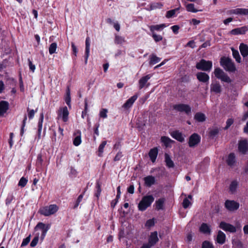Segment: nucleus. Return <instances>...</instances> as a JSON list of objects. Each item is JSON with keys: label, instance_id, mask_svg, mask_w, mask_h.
Segmentation results:
<instances>
[{"label": "nucleus", "instance_id": "f704fd0d", "mask_svg": "<svg viewBox=\"0 0 248 248\" xmlns=\"http://www.w3.org/2000/svg\"><path fill=\"white\" fill-rule=\"evenodd\" d=\"M107 144L106 141H103L99 145L98 150V155L100 157L102 156L104 152V149Z\"/></svg>", "mask_w": 248, "mask_h": 248}, {"label": "nucleus", "instance_id": "412c9836", "mask_svg": "<svg viewBox=\"0 0 248 248\" xmlns=\"http://www.w3.org/2000/svg\"><path fill=\"white\" fill-rule=\"evenodd\" d=\"M197 78L198 79L202 82H208L209 79V76L203 72H199L197 74Z\"/></svg>", "mask_w": 248, "mask_h": 248}, {"label": "nucleus", "instance_id": "5701e85b", "mask_svg": "<svg viewBox=\"0 0 248 248\" xmlns=\"http://www.w3.org/2000/svg\"><path fill=\"white\" fill-rule=\"evenodd\" d=\"M225 240L226 235L225 233L221 231H218L216 239L217 243L223 244L225 243Z\"/></svg>", "mask_w": 248, "mask_h": 248}, {"label": "nucleus", "instance_id": "09e8293b", "mask_svg": "<svg viewBox=\"0 0 248 248\" xmlns=\"http://www.w3.org/2000/svg\"><path fill=\"white\" fill-rule=\"evenodd\" d=\"M238 184L236 181H232L230 186V190L232 192H233L236 189Z\"/></svg>", "mask_w": 248, "mask_h": 248}, {"label": "nucleus", "instance_id": "0e129e2a", "mask_svg": "<svg viewBox=\"0 0 248 248\" xmlns=\"http://www.w3.org/2000/svg\"><path fill=\"white\" fill-rule=\"evenodd\" d=\"M233 123V120L232 118L228 119L226 122L225 129H228Z\"/></svg>", "mask_w": 248, "mask_h": 248}, {"label": "nucleus", "instance_id": "a19ab883", "mask_svg": "<svg viewBox=\"0 0 248 248\" xmlns=\"http://www.w3.org/2000/svg\"><path fill=\"white\" fill-rule=\"evenodd\" d=\"M65 101L66 104L68 106L69 108H71V97H70V92L68 89L66 92V96L65 98Z\"/></svg>", "mask_w": 248, "mask_h": 248}, {"label": "nucleus", "instance_id": "49530a36", "mask_svg": "<svg viewBox=\"0 0 248 248\" xmlns=\"http://www.w3.org/2000/svg\"><path fill=\"white\" fill-rule=\"evenodd\" d=\"M124 38L119 35H116L115 43L117 44H122L124 42Z\"/></svg>", "mask_w": 248, "mask_h": 248}, {"label": "nucleus", "instance_id": "473e14b6", "mask_svg": "<svg viewBox=\"0 0 248 248\" xmlns=\"http://www.w3.org/2000/svg\"><path fill=\"white\" fill-rule=\"evenodd\" d=\"M192 199V196L189 195L188 196L187 198L184 199L182 204L184 208H188L191 204V202L190 201V200Z\"/></svg>", "mask_w": 248, "mask_h": 248}, {"label": "nucleus", "instance_id": "79ce46f5", "mask_svg": "<svg viewBox=\"0 0 248 248\" xmlns=\"http://www.w3.org/2000/svg\"><path fill=\"white\" fill-rule=\"evenodd\" d=\"M163 6V4L161 3H152L150 5V10H155L157 8H161Z\"/></svg>", "mask_w": 248, "mask_h": 248}, {"label": "nucleus", "instance_id": "bb28decb", "mask_svg": "<svg viewBox=\"0 0 248 248\" xmlns=\"http://www.w3.org/2000/svg\"><path fill=\"white\" fill-rule=\"evenodd\" d=\"M59 207L56 204H51L47 207V216L53 215L58 211Z\"/></svg>", "mask_w": 248, "mask_h": 248}, {"label": "nucleus", "instance_id": "de8ad7c7", "mask_svg": "<svg viewBox=\"0 0 248 248\" xmlns=\"http://www.w3.org/2000/svg\"><path fill=\"white\" fill-rule=\"evenodd\" d=\"M152 36L156 42L160 41L163 39V37L161 35L156 34L155 32L152 33Z\"/></svg>", "mask_w": 248, "mask_h": 248}, {"label": "nucleus", "instance_id": "a878e982", "mask_svg": "<svg viewBox=\"0 0 248 248\" xmlns=\"http://www.w3.org/2000/svg\"><path fill=\"white\" fill-rule=\"evenodd\" d=\"M171 136L179 141L183 142L184 140V138L182 134L178 131H173L171 132Z\"/></svg>", "mask_w": 248, "mask_h": 248}, {"label": "nucleus", "instance_id": "393cba45", "mask_svg": "<svg viewBox=\"0 0 248 248\" xmlns=\"http://www.w3.org/2000/svg\"><path fill=\"white\" fill-rule=\"evenodd\" d=\"M158 154V149L157 148H154L150 150L149 153V155L150 159L153 162H154Z\"/></svg>", "mask_w": 248, "mask_h": 248}, {"label": "nucleus", "instance_id": "603ef678", "mask_svg": "<svg viewBox=\"0 0 248 248\" xmlns=\"http://www.w3.org/2000/svg\"><path fill=\"white\" fill-rule=\"evenodd\" d=\"M87 110H88V104H87V100H85V108H84V111H83L82 112V114H81V117L82 118L84 119L85 118V117L86 116L87 113Z\"/></svg>", "mask_w": 248, "mask_h": 248}, {"label": "nucleus", "instance_id": "58836bf2", "mask_svg": "<svg viewBox=\"0 0 248 248\" xmlns=\"http://www.w3.org/2000/svg\"><path fill=\"white\" fill-rule=\"evenodd\" d=\"M160 61V58L155 55H152L150 57V64H155Z\"/></svg>", "mask_w": 248, "mask_h": 248}, {"label": "nucleus", "instance_id": "ea45409f", "mask_svg": "<svg viewBox=\"0 0 248 248\" xmlns=\"http://www.w3.org/2000/svg\"><path fill=\"white\" fill-rule=\"evenodd\" d=\"M57 48V45L56 43H52L49 47V53L50 54L56 53V50Z\"/></svg>", "mask_w": 248, "mask_h": 248}, {"label": "nucleus", "instance_id": "e433bc0d", "mask_svg": "<svg viewBox=\"0 0 248 248\" xmlns=\"http://www.w3.org/2000/svg\"><path fill=\"white\" fill-rule=\"evenodd\" d=\"M165 162H166L167 166L169 168L173 167V166H174L173 162L171 160L170 156L167 154H165Z\"/></svg>", "mask_w": 248, "mask_h": 248}, {"label": "nucleus", "instance_id": "39448f33", "mask_svg": "<svg viewBox=\"0 0 248 248\" xmlns=\"http://www.w3.org/2000/svg\"><path fill=\"white\" fill-rule=\"evenodd\" d=\"M214 74L216 78L222 81L230 83L231 80L230 78L219 68H217L214 70Z\"/></svg>", "mask_w": 248, "mask_h": 248}, {"label": "nucleus", "instance_id": "7ed1b4c3", "mask_svg": "<svg viewBox=\"0 0 248 248\" xmlns=\"http://www.w3.org/2000/svg\"><path fill=\"white\" fill-rule=\"evenodd\" d=\"M221 65L227 71L233 72L235 67L232 61L227 58H222L220 60Z\"/></svg>", "mask_w": 248, "mask_h": 248}, {"label": "nucleus", "instance_id": "c9c22d12", "mask_svg": "<svg viewBox=\"0 0 248 248\" xmlns=\"http://www.w3.org/2000/svg\"><path fill=\"white\" fill-rule=\"evenodd\" d=\"M211 90L212 91L216 93H219L221 92V87L218 83L212 84L211 86Z\"/></svg>", "mask_w": 248, "mask_h": 248}, {"label": "nucleus", "instance_id": "9d476101", "mask_svg": "<svg viewBox=\"0 0 248 248\" xmlns=\"http://www.w3.org/2000/svg\"><path fill=\"white\" fill-rule=\"evenodd\" d=\"M219 227L225 231L231 232H234L236 231V228L234 226L223 221L220 222Z\"/></svg>", "mask_w": 248, "mask_h": 248}, {"label": "nucleus", "instance_id": "20e7f679", "mask_svg": "<svg viewBox=\"0 0 248 248\" xmlns=\"http://www.w3.org/2000/svg\"><path fill=\"white\" fill-rule=\"evenodd\" d=\"M46 232V226L45 224L42 222H39L34 228V234H38L40 235L41 239H44Z\"/></svg>", "mask_w": 248, "mask_h": 248}, {"label": "nucleus", "instance_id": "a18cd8bd", "mask_svg": "<svg viewBox=\"0 0 248 248\" xmlns=\"http://www.w3.org/2000/svg\"><path fill=\"white\" fill-rule=\"evenodd\" d=\"M108 110L106 108H102L99 112V116L102 118H106L108 116L107 113Z\"/></svg>", "mask_w": 248, "mask_h": 248}, {"label": "nucleus", "instance_id": "f3484780", "mask_svg": "<svg viewBox=\"0 0 248 248\" xmlns=\"http://www.w3.org/2000/svg\"><path fill=\"white\" fill-rule=\"evenodd\" d=\"M166 27L167 25L165 24H161L158 25H151L149 26V28L151 32L153 33V32H155V31H161Z\"/></svg>", "mask_w": 248, "mask_h": 248}, {"label": "nucleus", "instance_id": "423d86ee", "mask_svg": "<svg viewBox=\"0 0 248 248\" xmlns=\"http://www.w3.org/2000/svg\"><path fill=\"white\" fill-rule=\"evenodd\" d=\"M212 67V62L209 61H205V60H202L200 62H198L196 64V68L198 69L203 71H210Z\"/></svg>", "mask_w": 248, "mask_h": 248}, {"label": "nucleus", "instance_id": "5fc2aeb1", "mask_svg": "<svg viewBox=\"0 0 248 248\" xmlns=\"http://www.w3.org/2000/svg\"><path fill=\"white\" fill-rule=\"evenodd\" d=\"M27 111L28 112V117L30 119L33 118L34 117L35 112L36 111V110L35 111L33 109H30L29 108L27 109Z\"/></svg>", "mask_w": 248, "mask_h": 248}, {"label": "nucleus", "instance_id": "dca6fc26", "mask_svg": "<svg viewBox=\"0 0 248 248\" xmlns=\"http://www.w3.org/2000/svg\"><path fill=\"white\" fill-rule=\"evenodd\" d=\"M152 77L151 75H147L140 78L139 80V88L140 89H142L147 84L148 81Z\"/></svg>", "mask_w": 248, "mask_h": 248}, {"label": "nucleus", "instance_id": "aec40b11", "mask_svg": "<svg viewBox=\"0 0 248 248\" xmlns=\"http://www.w3.org/2000/svg\"><path fill=\"white\" fill-rule=\"evenodd\" d=\"M9 108V103L5 101H1L0 102V116L3 115V114L7 111Z\"/></svg>", "mask_w": 248, "mask_h": 248}, {"label": "nucleus", "instance_id": "f257e3e1", "mask_svg": "<svg viewBox=\"0 0 248 248\" xmlns=\"http://www.w3.org/2000/svg\"><path fill=\"white\" fill-rule=\"evenodd\" d=\"M154 197L151 195H146L142 198L138 205L139 210L141 211H145L149 207L154 201Z\"/></svg>", "mask_w": 248, "mask_h": 248}, {"label": "nucleus", "instance_id": "864d4df0", "mask_svg": "<svg viewBox=\"0 0 248 248\" xmlns=\"http://www.w3.org/2000/svg\"><path fill=\"white\" fill-rule=\"evenodd\" d=\"M90 49V39L87 37L85 41V51H89Z\"/></svg>", "mask_w": 248, "mask_h": 248}, {"label": "nucleus", "instance_id": "4468645a", "mask_svg": "<svg viewBox=\"0 0 248 248\" xmlns=\"http://www.w3.org/2000/svg\"><path fill=\"white\" fill-rule=\"evenodd\" d=\"M138 98V95L135 94L132 96H131L130 98H129L126 102L123 105V108L125 109H128L131 108L134 103Z\"/></svg>", "mask_w": 248, "mask_h": 248}, {"label": "nucleus", "instance_id": "4be33fe9", "mask_svg": "<svg viewBox=\"0 0 248 248\" xmlns=\"http://www.w3.org/2000/svg\"><path fill=\"white\" fill-rule=\"evenodd\" d=\"M180 8V6L177 8L167 11L166 14V17L168 18H170L176 16V15L179 13Z\"/></svg>", "mask_w": 248, "mask_h": 248}, {"label": "nucleus", "instance_id": "cd10ccee", "mask_svg": "<svg viewBox=\"0 0 248 248\" xmlns=\"http://www.w3.org/2000/svg\"><path fill=\"white\" fill-rule=\"evenodd\" d=\"M200 231L205 234H210L211 232L210 227L206 223H202L201 225Z\"/></svg>", "mask_w": 248, "mask_h": 248}, {"label": "nucleus", "instance_id": "774afa93", "mask_svg": "<svg viewBox=\"0 0 248 248\" xmlns=\"http://www.w3.org/2000/svg\"><path fill=\"white\" fill-rule=\"evenodd\" d=\"M186 46L192 48H194L195 47L194 41L193 40L189 41L186 44Z\"/></svg>", "mask_w": 248, "mask_h": 248}, {"label": "nucleus", "instance_id": "2f4dec72", "mask_svg": "<svg viewBox=\"0 0 248 248\" xmlns=\"http://www.w3.org/2000/svg\"><path fill=\"white\" fill-rule=\"evenodd\" d=\"M161 140L166 147L170 146L171 144L173 142L170 138L165 136L162 137Z\"/></svg>", "mask_w": 248, "mask_h": 248}, {"label": "nucleus", "instance_id": "4c0bfd02", "mask_svg": "<svg viewBox=\"0 0 248 248\" xmlns=\"http://www.w3.org/2000/svg\"><path fill=\"white\" fill-rule=\"evenodd\" d=\"M232 55L233 58L235 59L236 61L238 62H240L241 57L239 53L237 50H235L234 48H232Z\"/></svg>", "mask_w": 248, "mask_h": 248}, {"label": "nucleus", "instance_id": "338daca9", "mask_svg": "<svg viewBox=\"0 0 248 248\" xmlns=\"http://www.w3.org/2000/svg\"><path fill=\"white\" fill-rule=\"evenodd\" d=\"M218 132V130L217 129H214L210 131V135L211 136H215Z\"/></svg>", "mask_w": 248, "mask_h": 248}, {"label": "nucleus", "instance_id": "f8f14e48", "mask_svg": "<svg viewBox=\"0 0 248 248\" xmlns=\"http://www.w3.org/2000/svg\"><path fill=\"white\" fill-rule=\"evenodd\" d=\"M239 151L242 153L245 154L248 150V143L246 140H242L240 141L238 145Z\"/></svg>", "mask_w": 248, "mask_h": 248}, {"label": "nucleus", "instance_id": "2eb2a0df", "mask_svg": "<svg viewBox=\"0 0 248 248\" xmlns=\"http://www.w3.org/2000/svg\"><path fill=\"white\" fill-rule=\"evenodd\" d=\"M81 143V133L79 130H77L74 133L73 138V144L76 146H79Z\"/></svg>", "mask_w": 248, "mask_h": 248}, {"label": "nucleus", "instance_id": "c756f323", "mask_svg": "<svg viewBox=\"0 0 248 248\" xmlns=\"http://www.w3.org/2000/svg\"><path fill=\"white\" fill-rule=\"evenodd\" d=\"M194 119L199 122H203L205 121L206 117L204 114L198 112L195 115Z\"/></svg>", "mask_w": 248, "mask_h": 248}, {"label": "nucleus", "instance_id": "0eeeda50", "mask_svg": "<svg viewBox=\"0 0 248 248\" xmlns=\"http://www.w3.org/2000/svg\"><path fill=\"white\" fill-rule=\"evenodd\" d=\"M173 108L178 111L185 112L187 114H190L191 111V107L186 104H177L173 106Z\"/></svg>", "mask_w": 248, "mask_h": 248}, {"label": "nucleus", "instance_id": "f03ea898", "mask_svg": "<svg viewBox=\"0 0 248 248\" xmlns=\"http://www.w3.org/2000/svg\"><path fill=\"white\" fill-rule=\"evenodd\" d=\"M69 112L67 107H60L57 111L58 120L66 123L69 120Z\"/></svg>", "mask_w": 248, "mask_h": 248}, {"label": "nucleus", "instance_id": "1a4fd4ad", "mask_svg": "<svg viewBox=\"0 0 248 248\" xmlns=\"http://www.w3.org/2000/svg\"><path fill=\"white\" fill-rule=\"evenodd\" d=\"M229 13L239 16H248V9L244 8H236L230 10Z\"/></svg>", "mask_w": 248, "mask_h": 248}, {"label": "nucleus", "instance_id": "3c124183", "mask_svg": "<svg viewBox=\"0 0 248 248\" xmlns=\"http://www.w3.org/2000/svg\"><path fill=\"white\" fill-rule=\"evenodd\" d=\"M77 171L73 167L70 168L69 175L71 177H75L77 175Z\"/></svg>", "mask_w": 248, "mask_h": 248}, {"label": "nucleus", "instance_id": "8fccbe9b", "mask_svg": "<svg viewBox=\"0 0 248 248\" xmlns=\"http://www.w3.org/2000/svg\"><path fill=\"white\" fill-rule=\"evenodd\" d=\"M202 248H214V247L211 243L205 241L202 243Z\"/></svg>", "mask_w": 248, "mask_h": 248}, {"label": "nucleus", "instance_id": "4d7b16f0", "mask_svg": "<svg viewBox=\"0 0 248 248\" xmlns=\"http://www.w3.org/2000/svg\"><path fill=\"white\" fill-rule=\"evenodd\" d=\"M30 241V235L26 237V238L24 239L22 244H21V247H24L28 244Z\"/></svg>", "mask_w": 248, "mask_h": 248}, {"label": "nucleus", "instance_id": "7c9ffc66", "mask_svg": "<svg viewBox=\"0 0 248 248\" xmlns=\"http://www.w3.org/2000/svg\"><path fill=\"white\" fill-rule=\"evenodd\" d=\"M226 161L228 165L230 166H233L235 163V156L234 154L233 153L230 154L228 155Z\"/></svg>", "mask_w": 248, "mask_h": 248}, {"label": "nucleus", "instance_id": "72a5a7b5", "mask_svg": "<svg viewBox=\"0 0 248 248\" xmlns=\"http://www.w3.org/2000/svg\"><path fill=\"white\" fill-rule=\"evenodd\" d=\"M186 10L189 12L191 13H197L198 11H201L202 10H198L195 8V5L193 3H189L186 5Z\"/></svg>", "mask_w": 248, "mask_h": 248}, {"label": "nucleus", "instance_id": "6e6552de", "mask_svg": "<svg viewBox=\"0 0 248 248\" xmlns=\"http://www.w3.org/2000/svg\"><path fill=\"white\" fill-rule=\"evenodd\" d=\"M225 207L230 211H234L239 207V203L231 200H227L225 202Z\"/></svg>", "mask_w": 248, "mask_h": 248}, {"label": "nucleus", "instance_id": "6e6d98bb", "mask_svg": "<svg viewBox=\"0 0 248 248\" xmlns=\"http://www.w3.org/2000/svg\"><path fill=\"white\" fill-rule=\"evenodd\" d=\"M155 224V221L154 219H149L146 221L145 226L148 228H150L153 226Z\"/></svg>", "mask_w": 248, "mask_h": 248}, {"label": "nucleus", "instance_id": "a211bd4d", "mask_svg": "<svg viewBox=\"0 0 248 248\" xmlns=\"http://www.w3.org/2000/svg\"><path fill=\"white\" fill-rule=\"evenodd\" d=\"M145 185L150 187L155 183V178L154 176L149 175L144 178Z\"/></svg>", "mask_w": 248, "mask_h": 248}, {"label": "nucleus", "instance_id": "052dcab7", "mask_svg": "<svg viewBox=\"0 0 248 248\" xmlns=\"http://www.w3.org/2000/svg\"><path fill=\"white\" fill-rule=\"evenodd\" d=\"M123 156L122 152H119L115 157L114 158V161H117L120 160V159Z\"/></svg>", "mask_w": 248, "mask_h": 248}, {"label": "nucleus", "instance_id": "b1692460", "mask_svg": "<svg viewBox=\"0 0 248 248\" xmlns=\"http://www.w3.org/2000/svg\"><path fill=\"white\" fill-rule=\"evenodd\" d=\"M239 49L242 56L246 57L248 55V46L241 43L239 46Z\"/></svg>", "mask_w": 248, "mask_h": 248}, {"label": "nucleus", "instance_id": "c03bdc74", "mask_svg": "<svg viewBox=\"0 0 248 248\" xmlns=\"http://www.w3.org/2000/svg\"><path fill=\"white\" fill-rule=\"evenodd\" d=\"M34 235L35 237L33 238V239H32V241L30 244V246L31 247H34L35 246H36L39 240V236H38V233L35 234Z\"/></svg>", "mask_w": 248, "mask_h": 248}, {"label": "nucleus", "instance_id": "c85d7f7f", "mask_svg": "<svg viewBox=\"0 0 248 248\" xmlns=\"http://www.w3.org/2000/svg\"><path fill=\"white\" fill-rule=\"evenodd\" d=\"M165 201V199L164 198H160L156 200L155 202L156 208L157 210H160L163 209Z\"/></svg>", "mask_w": 248, "mask_h": 248}, {"label": "nucleus", "instance_id": "bf43d9fd", "mask_svg": "<svg viewBox=\"0 0 248 248\" xmlns=\"http://www.w3.org/2000/svg\"><path fill=\"white\" fill-rule=\"evenodd\" d=\"M170 28L172 30L173 33H175V34H177L178 33V31L180 29V27L178 25H173L171 26Z\"/></svg>", "mask_w": 248, "mask_h": 248}, {"label": "nucleus", "instance_id": "69168bd1", "mask_svg": "<svg viewBox=\"0 0 248 248\" xmlns=\"http://www.w3.org/2000/svg\"><path fill=\"white\" fill-rule=\"evenodd\" d=\"M27 119V116L25 115V117L24 118V120L23 121V124H22V126L21 129L20 134L21 136L23 135V133H24V127L25 125V123H26V121Z\"/></svg>", "mask_w": 248, "mask_h": 248}, {"label": "nucleus", "instance_id": "6ab92c4d", "mask_svg": "<svg viewBox=\"0 0 248 248\" xmlns=\"http://www.w3.org/2000/svg\"><path fill=\"white\" fill-rule=\"evenodd\" d=\"M158 241V238L157 237V232L155 231L152 232L150 234V236L149 238L148 243L150 244L152 246H154L156 242Z\"/></svg>", "mask_w": 248, "mask_h": 248}, {"label": "nucleus", "instance_id": "e2e57ef3", "mask_svg": "<svg viewBox=\"0 0 248 248\" xmlns=\"http://www.w3.org/2000/svg\"><path fill=\"white\" fill-rule=\"evenodd\" d=\"M200 21L195 18H193L189 21V23L193 25L196 26L200 23Z\"/></svg>", "mask_w": 248, "mask_h": 248}, {"label": "nucleus", "instance_id": "37998d69", "mask_svg": "<svg viewBox=\"0 0 248 248\" xmlns=\"http://www.w3.org/2000/svg\"><path fill=\"white\" fill-rule=\"evenodd\" d=\"M27 182H28V179H26V178L23 177L20 179V180L18 182V185L19 186L23 187L26 185Z\"/></svg>", "mask_w": 248, "mask_h": 248}, {"label": "nucleus", "instance_id": "ddd939ff", "mask_svg": "<svg viewBox=\"0 0 248 248\" xmlns=\"http://www.w3.org/2000/svg\"><path fill=\"white\" fill-rule=\"evenodd\" d=\"M247 31H248V26H245L232 30L231 33L233 35L244 34Z\"/></svg>", "mask_w": 248, "mask_h": 248}, {"label": "nucleus", "instance_id": "13d9d810", "mask_svg": "<svg viewBox=\"0 0 248 248\" xmlns=\"http://www.w3.org/2000/svg\"><path fill=\"white\" fill-rule=\"evenodd\" d=\"M30 69L33 72L35 69V66L34 65L30 59H28Z\"/></svg>", "mask_w": 248, "mask_h": 248}, {"label": "nucleus", "instance_id": "9b49d317", "mask_svg": "<svg viewBox=\"0 0 248 248\" xmlns=\"http://www.w3.org/2000/svg\"><path fill=\"white\" fill-rule=\"evenodd\" d=\"M201 138L197 134L192 135L189 140V145L190 147H194L200 141Z\"/></svg>", "mask_w": 248, "mask_h": 248}, {"label": "nucleus", "instance_id": "680f3d73", "mask_svg": "<svg viewBox=\"0 0 248 248\" xmlns=\"http://www.w3.org/2000/svg\"><path fill=\"white\" fill-rule=\"evenodd\" d=\"M43 114H41V117H40V119L39 123H38V127H39L38 133H39V134H40V131H41V128H42V122H43Z\"/></svg>", "mask_w": 248, "mask_h": 248}]
</instances>
